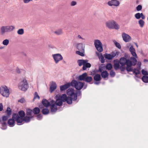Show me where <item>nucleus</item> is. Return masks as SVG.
I'll return each mask as SVG.
<instances>
[{"label":"nucleus","mask_w":148,"mask_h":148,"mask_svg":"<svg viewBox=\"0 0 148 148\" xmlns=\"http://www.w3.org/2000/svg\"><path fill=\"white\" fill-rule=\"evenodd\" d=\"M54 33L56 34L59 35L62 34L63 33V31L62 29H58L54 32Z\"/></svg>","instance_id":"32"},{"label":"nucleus","mask_w":148,"mask_h":148,"mask_svg":"<svg viewBox=\"0 0 148 148\" xmlns=\"http://www.w3.org/2000/svg\"><path fill=\"white\" fill-rule=\"evenodd\" d=\"M106 26L109 29H118L120 28L119 25L114 20L109 21L106 23Z\"/></svg>","instance_id":"4"},{"label":"nucleus","mask_w":148,"mask_h":148,"mask_svg":"<svg viewBox=\"0 0 148 148\" xmlns=\"http://www.w3.org/2000/svg\"><path fill=\"white\" fill-rule=\"evenodd\" d=\"M110 74L111 76L113 77L115 75V73L114 71L112 70L110 71Z\"/></svg>","instance_id":"51"},{"label":"nucleus","mask_w":148,"mask_h":148,"mask_svg":"<svg viewBox=\"0 0 148 148\" xmlns=\"http://www.w3.org/2000/svg\"><path fill=\"white\" fill-rule=\"evenodd\" d=\"M140 17H141L142 19H144L145 18V16L142 13L140 14Z\"/></svg>","instance_id":"59"},{"label":"nucleus","mask_w":148,"mask_h":148,"mask_svg":"<svg viewBox=\"0 0 148 148\" xmlns=\"http://www.w3.org/2000/svg\"><path fill=\"white\" fill-rule=\"evenodd\" d=\"M67 94L68 95L70 96L73 101H75L77 99V96L81 95V92L80 90H77L75 92L73 89L71 88L68 89Z\"/></svg>","instance_id":"2"},{"label":"nucleus","mask_w":148,"mask_h":148,"mask_svg":"<svg viewBox=\"0 0 148 148\" xmlns=\"http://www.w3.org/2000/svg\"><path fill=\"white\" fill-rule=\"evenodd\" d=\"M9 117V116H4L3 117L2 119L3 121H6Z\"/></svg>","instance_id":"52"},{"label":"nucleus","mask_w":148,"mask_h":148,"mask_svg":"<svg viewBox=\"0 0 148 148\" xmlns=\"http://www.w3.org/2000/svg\"><path fill=\"white\" fill-rule=\"evenodd\" d=\"M60 95H57L56 97L57 99L56 102H55V104L57 106H61L62 104V101L60 98Z\"/></svg>","instance_id":"16"},{"label":"nucleus","mask_w":148,"mask_h":148,"mask_svg":"<svg viewBox=\"0 0 148 148\" xmlns=\"http://www.w3.org/2000/svg\"><path fill=\"white\" fill-rule=\"evenodd\" d=\"M84 51H76V53L82 56H84Z\"/></svg>","instance_id":"45"},{"label":"nucleus","mask_w":148,"mask_h":148,"mask_svg":"<svg viewBox=\"0 0 148 148\" xmlns=\"http://www.w3.org/2000/svg\"><path fill=\"white\" fill-rule=\"evenodd\" d=\"M0 93L3 97H8L10 95L9 90L6 86H1L0 87Z\"/></svg>","instance_id":"5"},{"label":"nucleus","mask_w":148,"mask_h":148,"mask_svg":"<svg viewBox=\"0 0 148 148\" xmlns=\"http://www.w3.org/2000/svg\"><path fill=\"white\" fill-rule=\"evenodd\" d=\"M114 44L116 47L119 49H120L121 48V47L120 44L116 42H114Z\"/></svg>","instance_id":"46"},{"label":"nucleus","mask_w":148,"mask_h":148,"mask_svg":"<svg viewBox=\"0 0 148 148\" xmlns=\"http://www.w3.org/2000/svg\"><path fill=\"white\" fill-rule=\"evenodd\" d=\"M84 83L75 80H73L71 82V85L72 86H74L76 89L78 90H81L83 88Z\"/></svg>","instance_id":"7"},{"label":"nucleus","mask_w":148,"mask_h":148,"mask_svg":"<svg viewBox=\"0 0 148 148\" xmlns=\"http://www.w3.org/2000/svg\"><path fill=\"white\" fill-rule=\"evenodd\" d=\"M40 99V97L39 96L37 92H35V93L34 99Z\"/></svg>","instance_id":"47"},{"label":"nucleus","mask_w":148,"mask_h":148,"mask_svg":"<svg viewBox=\"0 0 148 148\" xmlns=\"http://www.w3.org/2000/svg\"><path fill=\"white\" fill-rule=\"evenodd\" d=\"M107 4L110 6L118 7L120 3L118 0H111L108 1Z\"/></svg>","instance_id":"11"},{"label":"nucleus","mask_w":148,"mask_h":148,"mask_svg":"<svg viewBox=\"0 0 148 148\" xmlns=\"http://www.w3.org/2000/svg\"><path fill=\"white\" fill-rule=\"evenodd\" d=\"M87 75V73H83L82 75H80L79 76L78 78V80L80 81H85L86 77Z\"/></svg>","instance_id":"27"},{"label":"nucleus","mask_w":148,"mask_h":148,"mask_svg":"<svg viewBox=\"0 0 148 148\" xmlns=\"http://www.w3.org/2000/svg\"><path fill=\"white\" fill-rule=\"evenodd\" d=\"M8 32H12L15 29V27L13 25L6 26Z\"/></svg>","instance_id":"26"},{"label":"nucleus","mask_w":148,"mask_h":148,"mask_svg":"<svg viewBox=\"0 0 148 148\" xmlns=\"http://www.w3.org/2000/svg\"><path fill=\"white\" fill-rule=\"evenodd\" d=\"M119 63L122 66L126 65V69L127 71H132L131 67L133 66V63L130 59H127L124 57L121 58L119 60Z\"/></svg>","instance_id":"1"},{"label":"nucleus","mask_w":148,"mask_h":148,"mask_svg":"<svg viewBox=\"0 0 148 148\" xmlns=\"http://www.w3.org/2000/svg\"><path fill=\"white\" fill-rule=\"evenodd\" d=\"M120 70L122 71H124L125 69V67H124L123 66H120Z\"/></svg>","instance_id":"58"},{"label":"nucleus","mask_w":148,"mask_h":148,"mask_svg":"<svg viewBox=\"0 0 148 148\" xmlns=\"http://www.w3.org/2000/svg\"><path fill=\"white\" fill-rule=\"evenodd\" d=\"M129 50L130 52H131L132 51H135V49L133 47V46H131L129 49Z\"/></svg>","instance_id":"54"},{"label":"nucleus","mask_w":148,"mask_h":148,"mask_svg":"<svg viewBox=\"0 0 148 148\" xmlns=\"http://www.w3.org/2000/svg\"><path fill=\"white\" fill-rule=\"evenodd\" d=\"M141 62H138L137 63V65L138 66V67H140V66L141 65Z\"/></svg>","instance_id":"61"},{"label":"nucleus","mask_w":148,"mask_h":148,"mask_svg":"<svg viewBox=\"0 0 148 148\" xmlns=\"http://www.w3.org/2000/svg\"><path fill=\"white\" fill-rule=\"evenodd\" d=\"M17 34L20 35L23 34L24 33V30L23 29H19L17 32Z\"/></svg>","instance_id":"41"},{"label":"nucleus","mask_w":148,"mask_h":148,"mask_svg":"<svg viewBox=\"0 0 148 148\" xmlns=\"http://www.w3.org/2000/svg\"><path fill=\"white\" fill-rule=\"evenodd\" d=\"M86 62L84 64V66H83L82 67V69L84 70H86L87 68H90L91 66V64L88 62V60H86Z\"/></svg>","instance_id":"25"},{"label":"nucleus","mask_w":148,"mask_h":148,"mask_svg":"<svg viewBox=\"0 0 148 148\" xmlns=\"http://www.w3.org/2000/svg\"><path fill=\"white\" fill-rule=\"evenodd\" d=\"M72 99L69 96L67 97L66 101L68 104H71L72 103Z\"/></svg>","instance_id":"37"},{"label":"nucleus","mask_w":148,"mask_h":148,"mask_svg":"<svg viewBox=\"0 0 148 148\" xmlns=\"http://www.w3.org/2000/svg\"><path fill=\"white\" fill-rule=\"evenodd\" d=\"M111 55H112V58H113L116 56V54L115 52H113L112 53Z\"/></svg>","instance_id":"62"},{"label":"nucleus","mask_w":148,"mask_h":148,"mask_svg":"<svg viewBox=\"0 0 148 148\" xmlns=\"http://www.w3.org/2000/svg\"><path fill=\"white\" fill-rule=\"evenodd\" d=\"M100 82H95L94 84H98Z\"/></svg>","instance_id":"64"},{"label":"nucleus","mask_w":148,"mask_h":148,"mask_svg":"<svg viewBox=\"0 0 148 148\" xmlns=\"http://www.w3.org/2000/svg\"><path fill=\"white\" fill-rule=\"evenodd\" d=\"M23 121L21 120L19 122L17 123L18 125H20L22 124L23 123L24 121L26 122L27 123L29 122L30 120V118L29 116H24L23 119Z\"/></svg>","instance_id":"15"},{"label":"nucleus","mask_w":148,"mask_h":148,"mask_svg":"<svg viewBox=\"0 0 148 148\" xmlns=\"http://www.w3.org/2000/svg\"><path fill=\"white\" fill-rule=\"evenodd\" d=\"M51 112H55L57 110V106L55 104V101H51Z\"/></svg>","instance_id":"13"},{"label":"nucleus","mask_w":148,"mask_h":148,"mask_svg":"<svg viewBox=\"0 0 148 148\" xmlns=\"http://www.w3.org/2000/svg\"><path fill=\"white\" fill-rule=\"evenodd\" d=\"M9 40L8 39H6L3 40L2 42V44L5 46H7L9 43Z\"/></svg>","instance_id":"40"},{"label":"nucleus","mask_w":148,"mask_h":148,"mask_svg":"<svg viewBox=\"0 0 148 148\" xmlns=\"http://www.w3.org/2000/svg\"><path fill=\"white\" fill-rule=\"evenodd\" d=\"M18 88L23 91L27 90L28 88V84L26 79L23 78L21 79L20 82L18 84Z\"/></svg>","instance_id":"3"},{"label":"nucleus","mask_w":148,"mask_h":148,"mask_svg":"<svg viewBox=\"0 0 148 148\" xmlns=\"http://www.w3.org/2000/svg\"><path fill=\"white\" fill-rule=\"evenodd\" d=\"M77 38L78 39H82V40H85V38H82L81 36L80 35H78V36H77Z\"/></svg>","instance_id":"57"},{"label":"nucleus","mask_w":148,"mask_h":148,"mask_svg":"<svg viewBox=\"0 0 148 148\" xmlns=\"http://www.w3.org/2000/svg\"><path fill=\"white\" fill-rule=\"evenodd\" d=\"M119 61L118 60H115L114 61V67L116 70H117L119 68Z\"/></svg>","instance_id":"19"},{"label":"nucleus","mask_w":148,"mask_h":148,"mask_svg":"<svg viewBox=\"0 0 148 148\" xmlns=\"http://www.w3.org/2000/svg\"><path fill=\"white\" fill-rule=\"evenodd\" d=\"M25 101L24 99L23 98H21L20 99L18 100V102L21 103H23Z\"/></svg>","instance_id":"55"},{"label":"nucleus","mask_w":148,"mask_h":148,"mask_svg":"<svg viewBox=\"0 0 148 148\" xmlns=\"http://www.w3.org/2000/svg\"><path fill=\"white\" fill-rule=\"evenodd\" d=\"M67 97L65 94H62L61 97V99L63 102H66L67 99Z\"/></svg>","instance_id":"34"},{"label":"nucleus","mask_w":148,"mask_h":148,"mask_svg":"<svg viewBox=\"0 0 148 148\" xmlns=\"http://www.w3.org/2000/svg\"><path fill=\"white\" fill-rule=\"evenodd\" d=\"M26 114L27 115L31 116L32 113V110L30 109H27L26 110Z\"/></svg>","instance_id":"42"},{"label":"nucleus","mask_w":148,"mask_h":148,"mask_svg":"<svg viewBox=\"0 0 148 148\" xmlns=\"http://www.w3.org/2000/svg\"><path fill=\"white\" fill-rule=\"evenodd\" d=\"M43 105L46 107H48L51 105V102H49L47 100L43 99L42 101Z\"/></svg>","instance_id":"21"},{"label":"nucleus","mask_w":148,"mask_h":148,"mask_svg":"<svg viewBox=\"0 0 148 148\" xmlns=\"http://www.w3.org/2000/svg\"><path fill=\"white\" fill-rule=\"evenodd\" d=\"M94 45L97 50L99 52L103 51L102 44L99 40H95L94 41Z\"/></svg>","instance_id":"8"},{"label":"nucleus","mask_w":148,"mask_h":148,"mask_svg":"<svg viewBox=\"0 0 148 148\" xmlns=\"http://www.w3.org/2000/svg\"><path fill=\"white\" fill-rule=\"evenodd\" d=\"M138 23L141 27H143L144 24V22L143 20H140L138 21Z\"/></svg>","instance_id":"43"},{"label":"nucleus","mask_w":148,"mask_h":148,"mask_svg":"<svg viewBox=\"0 0 148 148\" xmlns=\"http://www.w3.org/2000/svg\"><path fill=\"white\" fill-rule=\"evenodd\" d=\"M92 80V77L91 76H88V74L86 75L85 78V81L87 82L90 83Z\"/></svg>","instance_id":"31"},{"label":"nucleus","mask_w":148,"mask_h":148,"mask_svg":"<svg viewBox=\"0 0 148 148\" xmlns=\"http://www.w3.org/2000/svg\"><path fill=\"white\" fill-rule=\"evenodd\" d=\"M6 113L7 115L9 116L11 114L12 111L10 108L8 107L5 112Z\"/></svg>","instance_id":"35"},{"label":"nucleus","mask_w":148,"mask_h":148,"mask_svg":"<svg viewBox=\"0 0 148 148\" xmlns=\"http://www.w3.org/2000/svg\"><path fill=\"white\" fill-rule=\"evenodd\" d=\"M57 87V85L55 82H53L52 84L50 86V92L51 93H52L56 89Z\"/></svg>","instance_id":"22"},{"label":"nucleus","mask_w":148,"mask_h":148,"mask_svg":"<svg viewBox=\"0 0 148 148\" xmlns=\"http://www.w3.org/2000/svg\"><path fill=\"white\" fill-rule=\"evenodd\" d=\"M41 117H42V115L40 114H38L37 116V118L38 119H39Z\"/></svg>","instance_id":"63"},{"label":"nucleus","mask_w":148,"mask_h":148,"mask_svg":"<svg viewBox=\"0 0 148 148\" xmlns=\"http://www.w3.org/2000/svg\"><path fill=\"white\" fill-rule=\"evenodd\" d=\"M18 115L16 113H14L12 115V118L16 119V122L18 123L20 122L21 120L23 121V118L25 116V112L23 110H21L18 112Z\"/></svg>","instance_id":"6"},{"label":"nucleus","mask_w":148,"mask_h":148,"mask_svg":"<svg viewBox=\"0 0 148 148\" xmlns=\"http://www.w3.org/2000/svg\"><path fill=\"white\" fill-rule=\"evenodd\" d=\"M77 47L79 51H84L85 45L83 43H80L77 44Z\"/></svg>","instance_id":"17"},{"label":"nucleus","mask_w":148,"mask_h":148,"mask_svg":"<svg viewBox=\"0 0 148 148\" xmlns=\"http://www.w3.org/2000/svg\"><path fill=\"white\" fill-rule=\"evenodd\" d=\"M40 112L39 108L37 107H36L33 109V112L35 114H38Z\"/></svg>","instance_id":"36"},{"label":"nucleus","mask_w":148,"mask_h":148,"mask_svg":"<svg viewBox=\"0 0 148 148\" xmlns=\"http://www.w3.org/2000/svg\"><path fill=\"white\" fill-rule=\"evenodd\" d=\"M99 71L100 72H101V75L102 77L105 78L108 76V73L107 71H105L102 72L100 70H99Z\"/></svg>","instance_id":"28"},{"label":"nucleus","mask_w":148,"mask_h":148,"mask_svg":"<svg viewBox=\"0 0 148 148\" xmlns=\"http://www.w3.org/2000/svg\"><path fill=\"white\" fill-rule=\"evenodd\" d=\"M32 0H23V1L25 3H28L30 1H32Z\"/></svg>","instance_id":"60"},{"label":"nucleus","mask_w":148,"mask_h":148,"mask_svg":"<svg viewBox=\"0 0 148 148\" xmlns=\"http://www.w3.org/2000/svg\"><path fill=\"white\" fill-rule=\"evenodd\" d=\"M132 56H133L130 57V59L132 61V63H133V66H135L137 62V61L136 58H138L137 55L135 51H132L130 52Z\"/></svg>","instance_id":"10"},{"label":"nucleus","mask_w":148,"mask_h":148,"mask_svg":"<svg viewBox=\"0 0 148 148\" xmlns=\"http://www.w3.org/2000/svg\"><path fill=\"white\" fill-rule=\"evenodd\" d=\"M71 85V83H68L64 85L60 86V90L61 91H63L68 88Z\"/></svg>","instance_id":"18"},{"label":"nucleus","mask_w":148,"mask_h":148,"mask_svg":"<svg viewBox=\"0 0 148 148\" xmlns=\"http://www.w3.org/2000/svg\"><path fill=\"white\" fill-rule=\"evenodd\" d=\"M141 72L142 74L144 75V76H146L148 75V73L147 71H145L143 69L142 70Z\"/></svg>","instance_id":"48"},{"label":"nucleus","mask_w":148,"mask_h":148,"mask_svg":"<svg viewBox=\"0 0 148 148\" xmlns=\"http://www.w3.org/2000/svg\"><path fill=\"white\" fill-rule=\"evenodd\" d=\"M112 64L111 63L108 64L106 66V69L108 70H111L112 68Z\"/></svg>","instance_id":"44"},{"label":"nucleus","mask_w":148,"mask_h":148,"mask_svg":"<svg viewBox=\"0 0 148 148\" xmlns=\"http://www.w3.org/2000/svg\"><path fill=\"white\" fill-rule=\"evenodd\" d=\"M142 9V6L141 5H138L136 8V10L137 11H139Z\"/></svg>","instance_id":"50"},{"label":"nucleus","mask_w":148,"mask_h":148,"mask_svg":"<svg viewBox=\"0 0 148 148\" xmlns=\"http://www.w3.org/2000/svg\"><path fill=\"white\" fill-rule=\"evenodd\" d=\"M131 68L132 69V71H133V73L135 74V76L136 77H137V75L138 74H140L141 68H140V67H137V68H134V69H133V68L132 67H131Z\"/></svg>","instance_id":"14"},{"label":"nucleus","mask_w":148,"mask_h":148,"mask_svg":"<svg viewBox=\"0 0 148 148\" xmlns=\"http://www.w3.org/2000/svg\"><path fill=\"white\" fill-rule=\"evenodd\" d=\"M77 4L76 2L74 1H72L71 3V6H74Z\"/></svg>","instance_id":"53"},{"label":"nucleus","mask_w":148,"mask_h":148,"mask_svg":"<svg viewBox=\"0 0 148 148\" xmlns=\"http://www.w3.org/2000/svg\"><path fill=\"white\" fill-rule=\"evenodd\" d=\"M52 56L56 64H57L60 61L62 60L63 59L62 56L60 53L53 54Z\"/></svg>","instance_id":"9"},{"label":"nucleus","mask_w":148,"mask_h":148,"mask_svg":"<svg viewBox=\"0 0 148 148\" xmlns=\"http://www.w3.org/2000/svg\"><path fill=\"white\" fill-rule=\"evenodd\" d=\"M94 80L96 81H99L101 79V77L100 74H96L94 77Z\"/></svg>","instance_id":"29"},{"label":"nucleus","mask_w":148,"mask_h":148,"mask_svg":"<svg viewBox=\"0 0 148 148\" xmlns=\"http://www.w3.org/2000/svg\"><path fill=\"white\" fill-rule=\"evenodd\" d=\"M135 17L137 19H139L140 18V14L139 13H138L135 14Z\"/></svg>","instance_id":"49"},{"label":"nucleus","mask_w":148,"mask_h":148,"mask_svg":"<svg viewBox=\"0 0 148 148\" xmlns=\"http://www.w3.org/2000/svg\"><path fill=\"white\" fill-rule=\"evenodd\" d=\"M96 55L98 56L100 60L101 63H103L105 62V60L104 57L102 54L98 52H96Z\"/></svg>","instance_id":"20"},{"label":"nucleus","mask_w":148,"mask_h":148,"mask_svg":"<svg viewBox=\"0 0 148 148\" xmlns=\"http://www.w3.org/2000/svg\"><path fill=\"white\" fill-rule=\"evenodd\" d=\"M105 58L108 60H111L112 59V56L110 54L106 53L104 55Z\"/></svg>","instance_id":"33"},{"label":"nucleus","mask_w":148,"mask_h":148,"mask_svg":"<svg viewBox=\"0 0 148 148\" xmlns=\"http://www.w3.org/2000/svg\"><path fill=\"white\" fill-rule=\"evenodd\" d=\"M143 76L142 77L143 81L145 83L148 82V76Z\"/></svg>","instance_id":"38"},{"label":"nucleus","mask_w":148,"mask_h":148,"mask_svg":"<svg viewBox=\"0 0 148 148\" xmlns=\"http://www.w3.org/2000/svg\"><path fill=\"white\" fill-rule=\"evenodd\" d=\"M3 109V106L2 103H0V111H2Z\"/></svg>","instance_id":"56"},{"label":"nucleus","mask_w":148,"mask_h":148,"mask_svg":"<svg viewBox=\"0 0 148 148\" xmlns=\"http://www.w3.org/2000/svg\"><path fill=\"white\" fill-rule=\"evenodd\" d=\"M122 36L123 40L126 42H128L131 40V37L125 33H123Z\"/></svg>","instance_id":"12"},{"label":"nucleus","mask_w":148,"mask_h":148,"mask_svg":"<svg viewBox=\"0 0 148 148\" xmlns=\"http://www.w3.org/2000/svg\"><path fill=\"white\" fill-rule=\"evenodd\" d=\"M86 60H78L77 62L79 66H81L82 65L83 66H84V64L86 62Z\"/></svg>","instance_id":"30"},{"label":"nucleus","mask_w":148,"mask_h":148,"mask_svg":"<svg viewBox=\"0 0 148 148\" xmlns=\"http://www.w3.org/2000/svg\"><path fill=\"white\" fill-rule=\"evenodd\" d=\"M10 119H9L8 122V125L11 127H13L14 125L15 121L14 119L16 120L15 119L13 118Z\"/></svg>","instance_id":"23"},{"label":"nucleus","mask_w":148,"mask_h":148,"mask_svg":"<svg viewBox=\"0 0 148 148\" xmlns=\"http://www.w3.org/2000/svg\"><path fill=\"white\" fill-rule=\"evenodd\" d=\"M1 34V35H4L5 33L8 32L6 26H2L0 29Z\"/></svg>","instance_id":"24"},{"label":"nucleus","mask_w":148,"mask_h":148,"mask_svg":"<svg viewBox=\"0 0 148 148\" xmlns=\"http://www.w3.org/2000/svg\"><path fill=\"white\" fill-rule=\"evenodd\" d=\"M49 110L47 108H44L42 110V112L44 114H48L49 112Z\"/></svg>","instance_id":"39"}]
</instances>
